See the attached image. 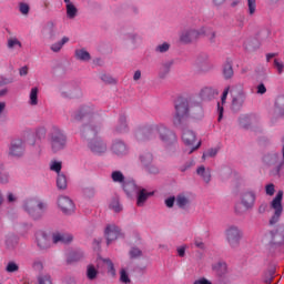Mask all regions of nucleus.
Instances as JSON below:
<instances>
[{
    "instance_id": "f257e3e1",
    "label": "nucleus",
    "mask_w": 284,
    "mask_h": 284,
    "mask_svg": "<svg viewBox=\"0 0 284 284\" xmlns=\"http://www.w3.org/2000/svg\"><path fill=\"white\" fill-rule=\"evenodd\" d=\"M158 135L166 148L175 146L178 144L176 133L171 131V129H168L165 124H152L135 133V138L140 142L155 140Z\"/></svg>"
},
{
    "instance_id": "f03ea898",
    "label": "nucleus",
    "mask_w": 284,
    "mask_h": 284,
    "mask_svg": "<svg viewBox=\"0 0 284 284\" xmlns=\"http://www.w3.org/2000/svg\"><path fill=\"white\" fill-rule=\"evenodd\" d=\"M175 115L174 124L181 125L184 119H187L190 115L197 116L203 114V108L201 102H196L194 98H179L174 103Z\"/></svg>"
},
{
    "instance_id": "7ed1b4c3",
    "label": "nucleus",
    "mask_w": 284,
    "mask_h": 284,
    "mask_svg": "<svg viewBox=\"0 0 284 284\" xmlns=\"http://www.w3.org/2000/svg\"><path fill=\"white\" fill-rule=\"evenodd\" d=\"M100 126H97L94 122L84 124L82 129V136L88 141L89 149L98 155L105 153L108 150L106 144L98 136Z\"/></svg>"
},
{
    "instance_id": "20e7f679",
    "label": "nucleus",
    "mask_w": 284,
    "mask_h": 284,
    "mask_svg": "<svg viewBox=\"0 0 284 284\" xmlns=\"http://www.w3.org/2000/svg\"><path fill=\"white\" fill-rule=\"evenodd\" d=\"M231 110H233V112L241 111L247 99L243 84H235L234 87H231Z\"/></svg>"
},
{
    "instance_id": "39448f33",
    "label": "nucleus",
    "mask_w": 284,
    "mask_h": 284,
    "mask_svg": "<svg viewBox=\"0 0 284 284\" xmlns=\"http://www.w3.org/2000/svg\"><path fill=\"white\" fill-rule=\"evenodd\" d=\"M243 236V231L236 225H231L224 230V240L226 241V244H229V247L233 250H236L241 246Z\"/></svg>"
},
{
    "instance_id": "423d86ee",
    "label": "nucleus",
    "mask_w": 284,
    "mask_h": 284,
    "mask_svg": "<svg viewBox=\"0 0 284 284\" xmlns=\"http://www.w3.org/2000/svg\"><path fill=\"white\" fill-rule=\"evenodd\" d=\"M49 142L54 153L63 150L67 145V138L59 126H52L49 133Z\"/></svg>"
},
{
    "instance_id": "0eeeda50",
    "label": "nucleus",
    "mask_w": 284,
    "mask_h": 284,
    "mask_svg": "<svg viewBox=\"0 0 284 284\" xmlns=\"http://www.w3.org/2000/svg\"><path fill=\"white\" fill-rule=\"evenodd\" d=\"M264 243H266L268 251H273L282 245L284 246V226L281 232L275 230L266 233L264 235Z\"/></svg>"
},
{
    "instance_id": "6e6552de",
    "label": "nucleus",
    "mask_w": 284,
    "mask_h": 284,
    "mask_svg": "<svg viewBox=\"0 0 284 284\" xmlns=\"http://www.w3.org/2000/svg\"><path fill=\"white\" fill-rule=\"evenodd\" d=\"M23 209L34 220H38L42 216L43 212L45 211L47 204L37 199H32L24 202Z\"/></svg>"
},
{
    "instance_id": "1a4fd4ad",
    "label": "nucleus",
    "mask_w": 284,
    "mask_h": 284,
    "mask_svg": "<svg viewBox=\"0 0 284 284\" xmlns=\"http://www.w3.org/2000/svg\"><path fill=\"white\" fill-rule=\"evenodd\" d=\"M283 195H284V192L278 191L275 195V199H273V202H271V209L275 210V214H273V217H271V221H270L271 225H275L280 221V217L283 213V205H282Z\"/></svg>"
},
{
    "instance_id": "9d476101",
    "label": "nucleus",
    "mask_w": 284,
    "mask_h": 284,
    "mask_svg": "<svg viewBox=\"0 0 284 284\" xmlns=\"http://www.w3.org/2000/svg\"><path fill=\"white\" fill-rule=\"evenodd\" d=\"M205 33V29H185L180 36V40L184 44H190L196 41L202 34Z\"/></svg>"
},
{
    "instance_id": "9b49d317",
    "label": "nucleus",
    "mask_w": 284,
    "mask_h": 284,
    "mask_svg": "<svg viewBox=\"0 0 284 284\" xmlns=\"http://www.w3.org/2000/svg\"><path fill=\"white\" fill-rule=\"evenodd\" d=\"M58 205L65 215H71L75 211L74 203L67 196H60L58 200Z\"/></svg>"
},
{
    "instance_id": "f8f14e48",
    "label": "nucleus",
    "mask_w": 284,
    "mask_h": 284,
    "mask_svg": "<svg viewBox=\"0 0 284 284\" xmlns=\"http://www.w3.org/2000/svg\"><path fill=\"white\" fill-rule=\"evenodd\" d=\"M256 201V194L253 191H246L242 193V206L250 210L254 206Z\"/></svg>"
},
{
    "instance_id": "ddd939ff",
    "label": "nucleus",
    "mask_w": 284,
    "mask_h": 284,
    "mask_svg": "<svg viewBox=\"0 0 284 284\" xmlns=\"http://www.w3.org/2000/svg\"><path fill=\"white\" fill-rule=\"evenodd\" d=\"M121 235L120 229L115 225H108L105 229V237L108 241V245H110L113 241L118 240Z\"/></svg>"
},
{
    "instance_id": "4468645a",
    "label": "nucleus",
    "mask_w": 284,
    "mask_h": 284,
    "mask_svg": "<svg viewBox=\"0 0 284 284\" xmlns=\"http://www.w3.org/2000/svg\"><path fill=\"white\" fill-rule=\"evenodd\" d=\"M217 95L219 89H214V87H204V89L200 91V99H202V101H211Z\"/></svg>"
},
{
    "instance_id": "2eb2a0df",
    "label": "nucleus",
    "mask_w": 284,
    "mask_h": 284,
    "mask_svg": "<svg viewBox=\"0 0 284 284\" xmlns=\"http://www.w3.org/2000/svg\"><path fill=\"white\" fill-rule=\"evenodd\" d=\"M23 153H24L23 142L21 140L12 141L10 146V155L20 158L23 155Z\"/></svg>"
},
{
    "instance_id": "dca6fc26",
    "label": "nucleus",
    "mask_w": 284,
    "mask_h": 284,
    "mask_svg": "<svg viewBox=\"0 0 284 284\" xmlns=\"http://www.w3.org/2000/svg\"><path fill=\"white\" fill-rule=\"evenodd\" d=\"M37 245L41 251H45L50 248L51 246L50 237L45 233L39 232L37 234Z\"/></svg>"
},
{
    "instance_id": "f3484780",
    "label": "nucleus",
    "mask_w": 284,
    "mask_h": 284,
    "mask_svg": "<svg viewBox=\"0 0 284 284\" xmlns=\"http://www.w3.org/2000/svg\"><path fill=\"white\" fill-rule=\"evenodd\" d=\"M182 140L186 146H193L196 142V133L191 129H184Z\"/></svg>"
},
{
    "instance_id": "a211bd4d",
    "label": "nucleus",
    "mask_w": 284,
    "mask_h": 284,
    "mask_svg": "<svg viewBox=\"0 0 284 284\" xmlns=\"http://www.w3.org/2000/svg\"><path fill=\"white\" fill-rule=\"evenodd\" d=\"M229 93H230V87H226L224 89V92L222 93V104L221 102H217V122H221L223 119V114H224L223 104L226 102Z\"/></svg>"
},
{
    "instance_id": "6ab92c4d",
    "label": "nucleus",
    "mask_w": 284,
    "mask_h": 284,
    "mask_svg": "<svg viewBox=\"0 0 284 284\" xmlns=\"http://www.w3.org/2000/svg\"><path fill=\"white\" fill-rule=\"evenodd\" d=\"M92 118V110L90 106H83L80 111H77V113L73 114V119L75 121H81L83 119L90 120Z\"/></svg>"
},
{
    "instance_id": "aec40b11",
    "label": "nucleus",
    "mask_w": 284,
    "mask_h": 284,
    "mask_svg": "<svg viewBox=\"0 0 284 284\" xmlns=\"http://www.w3.org/2000/svg\"><path fill=\"white\" fill-rule=\"evenodd\" d=\"M154 193L153 192H146V190L142 189L140 190L136 195H138V201L136 204L138 206L142 207L144 206L145 202L150 196H152Z\"/></svg>"
},
{
    "instance_id": "412c9836",
    "label": "nucleus",
    "mask_w": 284,
    "mask_h": 284,
    "mask_svg": "<svg viewBox=\"0 0 284 284\" xmlns=\"http://www.w3.org/2000/svg\"><path fill=\"white\" fill-rule=\"evenodd\" d=\"M113 153L119 156L125 155L128 153V148L122 141H115L112 146Z\"/></svg>"
},
{
    "instance_id": "4be33fe9",
    "label": "nucleus",
    "mask_w": 284,
    "mask_h": 284,
    "mask_svg": "<svg viewBox=\"0 0 284 284\" xmlns=\"http://www.w3.org/2000/svg\"><path fill=\"white\" fill-rule=\"evenodd\" d=\"M197 175H200V178H202V181H204L205 183H210L211 179H212V171L210 169H205V166H200L197 168L196 171Z\"/></svg>"
},
{
    "instance_id": "5701e85b",
    "label": "nucleus",
    "mask_w": 284,
    "mask_h": 284,
    "mask_svg": "<svg viewBox=\"0 0 284 284\" xmlns=\"http://www.w3.org/2000/svg\"><path fill=\"white\" fill-rule=\"evenodd\" d=\"M73 237L70 234H61V233H55L53 234V243H63L68 244L72 242Z\"/></svg>"
},
{
    "instance_id": "b1692460",
    "label": "nucleus",
    "mask_w": 284,
    "mask_h": 284,
    "mask_svg": "<svg viewBox=\"0 0 284 284\" xmlns=\"http://www.w3.org/2000/svg\"><path fill=\"white\" fill-rule=\"evenodd\" d=\"M222 77H224V80H231L234 77L232 62H226L224 67H222Z\"/></svg>"
},
{
    "instance_id": "393cba45",
    "label": "nucleus",
    "mask_w": 284,
    "mask_h": 284,
    "mask_svg": "<svg viewBox=\"0 0 284 284\" xmlns=\"http://www.w3.org/2000/svg\"><path fill=\"white\" fill-rule=\"evenodd\" d=\"M129 130L128 124H126V118L125 115H121V118L119 119L118 125L115 128V132L118 134H123L126 133Z\"/></svg>"
},
{
    "instance_id": "a878e982",
    "label": "nucleus",
    "mask_w": 284,
    "mask_h": 284,
    "mask_svg": "<svg viewBox=\"0 0 284 284\" xmlns=\"http://www.w3.org/2000/svg\"><path fill=\"white\" fill-rule=\"evenodd\" d=\"M123 189L128 195L136 194L140 191L134 181L124 183Z\"/></svg>"
},
{
    "instance_id": "bb28decb",
    "label": "nucleus",
    "mask_w": 284,
    "mask_h": 284,
    "mask_svg": "<svg viewBox=\"0 0 284 284\" xmlns=\"http://www.w3.org/2000/svg\"><path fill=\"white\" fill-rule=\"evenodd\" d=\"M67 3V16L69 19H74L78 14V8L70 1V0H64Z\"/></svg>"
},
{
    "instance_id": "cd10ccee",
    "label": "nucleus",
    "mask_w": 284,
    "mask_h": 284,
    "mask_svg": "<svg viewBox=\"0 0 284 284\" xmlns=\"http://www.w3.org/2000/svg\"><path fill=\"white\" fill-rule=\"evenodd\" d=\"M75 58L79 61H90L91 55L89 53V51H85V49H77L75 50Z\"/></svg>"
},
{
    "instance_id": "c85d7f7f",
    "label": "nucleus",
    "mask_w": 284,
    "mask_h": 284,
    "mask_svg": "<svg viewBox=\"0 0 284 284\" xmlns=\"http://www.w3.org/2000/svg\"><path fill=\"white\" fill-rule=\"evenodd\" d=\"M7 45H8L9 50H14V49H18V48L21 49L22 48V43L17 37L8 38Z\"/></svg>"
},
{
    "instance_id": "c756f323",
    "label": "nucleus",
    "mask_w": 284,
    "mask_h": 284,
    "mask_svg": "<svg viewBox=\"0 0 284 284\" xmlns=\"http://www.w3.org/2000/svg\"><path fill=\"white\" fill-rule=\"evenodd\" d=\"M200 29L205 30L204 33H202V37H207V39L211 43H215V41H216V31L211 30V28H207V27H202Z\"/></svg>"
},
{
    "instance_id": "7c9ffc66",
    "label": "nucleus",
    "mask_w": 284,
    "mask_h": 284,
    "mask_svg": "<svg viewBox=\"0 0 284 284\" xmlns=\"http://www.w3.org/2000/svg\"><path fill=\"white\" fill-rule=\"evenodd\" d=\"M38 94H39L38 87H33V89H31V91H30V100H29L30 105H32V106L38 105V103H39Z\"/></svg>"
},
{
    "instance_id": "2f4dec72",
    "label": "nucleus",
    "mask_w": 284,
    "mask_h": 284,
    "mask_svg": "<svg viewBox=\"0 0 284 284\" xmlns=\"http://www.w3.org/2000/svg\"><path fill=\"white\" fill-rule=\"evenodd\" d=\"M170 49H171L170 42L164 41L163 43H159L154 50H155V53L158 54H164L169 52Z\"/></svg>"
},
{
    "instance_id": "473e14b6",
    "label": "nucleus",
    "mask_w": 284,
    "mask_h": 284,
    "mask_svg": "<svg viewBox=\"0 0 284 284\" xmlns=\"http://www.w3.org/2000/svg\"><path fill=\"white\" fill-rule=\"evenodd\" d=\"M68 42H69V38L63 37L61 41H58V42L51 44V50L53 52H60V50L63 48V45Z\"/></svg>"
},
{
    "instance_id": "72a5a7b5",
    "label": "nucleus",
    "mask_w": 284,
    "mask_h": 284,
    "mask_svg": "<svg viewBox=\"0 0 284 284\" xmlns=\"http://www.w3.org/2000/svg\"><path fill=\"white\" fill-rule=\"evenodd\" d=\"M276 270L274 267L268 268L266 273H264V283L272 284L275 277Z\"/></svg>"
},
{
    "instance_id": "f704fd0d",
    "label": "nucleus",
    "mask_w": 284,
    "mask_h": 284,
    "mask_svg": "<svg viewBox=\"0 0 284 284\" xmlns=\"http://www.w3.org/2000/svg\"><path fill=\"white\" fill-rule=\"evenodd\" d=\"M57 186L59 190H65L68 186L67 178L64 174L59 173L57 179Z\"/></svg>"
},
{
    "instance_id": "c9c22d12",
    "label": "nucleus",
    "mask_w": 284,
    "mask_h": 284,
    "mask_svg": "<svg viewBox=\"0 0 284 284\" xmlns=\"http://www.w3.org/2000/svg\"><path fill=\"white\" fill-rule=\"evenodd\" d=\"M82 257H83V253H81V252H71V253L68 255V263L78 262V261H80Z\"/></svg>"
},
{
    "instance_id": "e433bc0d",
    "label": "nucleus",
    "mask_w": 284,
    "mask_h": 284,
    "mask_svg": "<svg viewBox=\"0 0 284 284\" xmlns=\"http://www.w3.org/2000/svg\"><path fill=\"white\" fill-rule=\"evenodd\" d=\"M99 272L93 265H89L87 268V276L90 281H93L97 278Z\"/></svg>"
},
{
    "instance_id": "4c0bfd02",
    "label": "nucleus",
    "mask_w": 284,
    "mask_h": 284,
    "mask_svg": "<svg viewBox=\"0 0 284 284\" xmlns=\"http://www.w3.org/2000/svg\"><path fill=\"white\" fill-rule=\"evenodd\" d=\"M140 160L144 166H149L153 162V155L151 153H144L140 156Z\"/></svg>"
},
{
    "instance_id": "58836bf2",
    "label": "nucleus",
    "mask_w": 284,
    "mask_h": 284,
    "mask_svg": "<svg viewBox=\"0 0 284 284\" xmlns=\"http://www.w3.org/2000/svg\"><path fill=\"white\" fill-rule=\"evenodd\" d=\"M190 203L189 199L181 194L176 197V205L181 209H184Z\"/></svg>"
},
{
    "instance_id": "ea45409f",
    "label": "nucleus",
    "mask_w": 284,
    "mask_h": 284,
    "mask_svg": "<svg viewBox=\"0 0 284 284\" xmlns=\"http://www.w3.org/2000/svg\"><path fill=\"white\" fill-rule=\"evenodd\" d=\"M273 67H275L277 74H283L284 72V62L282 60H273Z\"/></svg>"
},
{
    "instance_id": "a19ab883",
    "label": "nucleus",
    "mask_w": 284,
    "mask_h": 284,
    "mask_svg": "<svg viewBox=\"0 0 284 284\" xmlns=\"http://www.w3.org/2000/svg\"><path fill=\"white\" fill-rule=\"evenodd\" d=\"M112 180L116 183H124V175L120 171H115L112 173Z\"/></svg>"
},
{
    "instance_id": "79ce46f5",
    "label": "nucleus",
    "mask_w": 284,
    "mask_h": 284,
    "mask_svg": "<svg viewBox=\"0 0 284 284\" xmlns=\"http://www.w3.org/2000/svg\"><path fill=\"white\" fill-rule=\"evenodd\" d=\"M36 136L39 140H43L47 136V129L45 126H38L36 131Z\"/></svg>"
},
{
    "instance_id": "37998d69",
    "label": "nucleus",
    "mask_w": 284,
    "mask_h": 284,
    "mask_svg": "<svg viewBox=\"0 0 284 284\" xmlns=\"http://www.w3.org/2000/svg\"><path fill=\"white\" fill-rule=\"evenodd\" d=\"M213 268L217 272V274L222 275L226 273L227 265L225 263H217V265H215Z\"/></svg>"
},
{
    "instance_id": "c03bdc74",
    "label": "nucleus",
    "mask_w": 284,
    "mask_h": 284,
    "mask_svg": "<svg viewBox=\"0 0 284 284\" xmlns=\"http://www.w3.org/2000/svg\"><path fill=\"white\" fill-rule=\"evenodd\" d=\"M39 284H52V278L50 275H41L38 277Z\"/></svg>"
},
{
    "instance_id": "a18cd8bd",
    "label": "nucleus",
    "mask_w": 284,
    "mask_h": 284,
    "mask_svg": "<svg viewBox=\"0 0 284 284\" xmlns=\"http://www.w3.org/2000/svg\"><path fill=\"white\" fill-rule=\"evenodd\" d=\"M217 153H219L217 149H211L206 153H204V155H202V160H205L206 158H214L217 155Z\"/></svg>"
},
{
    "instance_id": "49530a36",
    "label": "nucleus",
    "mask_w": 284,
    "mask_h": 284,
    "mask_svg": "<svg viewBox=\"0 0 284 284\" xmlns=\"http://www.w3.org/2000/svg\"><path fill=\"white\" fill-rule=\"evenodd\" d=\"M275 106L280 110H284V95H278L275 100Z\"/></svg>"
},
{
    "instance_id": "de8ad7c7",
    "label": "nucleus",
    "mask_w": 284,
    "mask_h": 284,
    "mask_svg": "<svg viewBox=\"0 0 284 284\" xmlns=\"http://www.w3.org/2000/svg\"><path fill=\"white\" fill-rule=\"evenodd\" d=\"M256 11V0H248V14L254 16Z\"/></svg>"
},
{
    "instance_id": "09e8293b",
    "label": "nucleus",
    "mask_w": 284,
    "mask_h": 284,
    "mask_svg": "<svg viewBox=\"0 0 284 284\" xmlns=\"http://www.w3.org/2000/svg\"><path fill=\"white\" fill-rule=\"evenodd\" d=\"M101 80L105 83H109V84H113V83H116V81L114 80V78H111V75H106V73H102L101 74Z\"/></svg>"
},
{
    "instance_id": "8fccbe9b",
    "label": "nucleus",
    "mask_w": 284,
    "mask_h": 284,
    "mask_svg": "<svg viewBox=\"0 0 284 284\" xmlns=\"http://www.w3.org/2000/svg\"><path fill=\"white\" fill-rule=\"evenodd\" d=\"M120 274H121L120 281H121L122 283L128 284V283L131 282V280H130V277H129V275H128V273H126V271H125L124 268L121 270Z\"/></svg>"
},
{
    "instance_id": "3c124183",
    "label": "nucleus",
    "mask_w": 284,
    "mask_h": 284,
    "mask_svg": "<svg viewBox=\"0 0 284 284\" xmlns=\"http://www.w3.org/2000/svg\"><path fill=\"white\" fill-rule=\"evenodd\" d=\"M19 8H20V12H21L22 14H24V16H28V14H29V12H30V7H29L28 3L21 2L20 6H19Z\"/></svg>"
},
{
    "instance_id": "603ef678",
    "label": "nucleus",
    "mask_w": 284,
    "mask_h": 284,
    "mask_svg": "<svg viewBox=\"0 0 284 284\" xmlns=\"http://www.w3.org/2000/svg\"><path fill=\"white\" fill-rule=\"evenodd\" d=\"M7 272L8 273H14V272H17L18 270H19V266L16 264V263H13V262H10L8 265H7Z\"/></svg>"
},
{
    "instance_id": "864d4df0",
    "label": "nucleus",
    "mask_w": 284,
    "mask_h": 284,
    "mask_svg": "<svg viewBox=\"0 0 284 284\" xmlns=\"http://www.w3.org/2000/svg\"><path fill=\"white\" fill-rule=\"evenodd\" d=\"M51 171H54L59 174H61V169H62V164L60 162H53L52 165H51Z\"/></svg>"
},
{
    "instance_id": "5fc2aeb1",
    "label": "nucleus",
    "mask_w": 284,
    "mask_h": 284,
    "mask_svg": "<svg viewBox=\"0 0 284 284\" xmlns=\"http://www.w3.org/2000/svg\"><path fill=\"white\" fill-rule=\"evenodd\" d=\"M110 207H111L112 210H114L116 213H119V212L122 211V207H121L120 203H119L116 200H114V201L111 203Z\"/></svg>"
},
{
    "instance_id": "6e6d98bb",
    "label": "nucleus",
    "mask_w": 284,
    "mask_h": 284,
    "mask_svg": "<svg viewBox=\"0 0 284 284\" xmlns=\"http://www.w3.org/2000/svg\"><path fill=\"white\" fill-rule=\"evenodd\" d=\"M33 268H34L36 271L41 272V271L43 270V263H42L40 260H36V261L33 262Z\"/></svg>"
},
{
    "instance_id": "4d7b16f0",
    "label": "nucleus",
    "mask_w": 284,
    "mask_h": 284,
    "mask_svg": "<svg viewBox=\"0 0 284 284\" xmlns=\"http://www.w3.org/2000/svg\"><path fill=\"white\" fill-rule=\"evenodd\" d=\"M274 193H275V185L274 184L266 185V195L273 196Z\"/></svg>"
},
{
    "instance_id": "13d9d810",
    "label": "nucleus",
    "mask_w": 284,
    "mask_h": 284,
    "mask_svg": "<svg viewBox=\"0 0 284 284\" xmlns=\"http://www.w3.org/2000/svg\"><path fill=\"white\" fill-rule=\"evenodd\" d=\"M130 255L132 258H136L142 255V252L139 248H132Z\"/></svg>"
},
{
    "instance_id": "bf43d9fd",
    "label": "nucleus",
    "mask_w": 284,
    "mask_h": 284,
    "mask_svg": "<svg viewBox=\"0 0 284 284\" xmlns=\"http://www.w3.org/2000/svg\"><path fill=\"white\" fill-rule=\"evenodd\" d=\"M194 244H195V247L200 250H205V244L201 239H195Z\"/></svg>"
},
{
    "instance_id": "052dcab7",
    "label": "nucleus",
    "mask_w": 284,
    "mask_h": 284,
    "mask_svg": "<svg viewBox=\"0 0 284 284\" xmlns=\"http://www.w3.org/2000/svg\"><path fill=\"white\" fill-rule=\"evenodd\" d=\"M267 92V89L265 87V84L261 83V84H257V94H265Z\"/></svg>"
},
{
    "instance_id": "680f3d73",
    "label": "nucleus",
    "mask_w": 284,
    "mask_h": 284,
    "mask_svg": "<svg viewBox=\"0 0 284 284\" xmlns=\"http://www.w3.org/2000/svg\"><path fill=\"white\" fill-rule=\"evenodd\" d=\"M0 182L2 183V184H6V183H8L9 182V175L7 174V173H0Z\"/></svg>"
},
{
    "instance_id": "e2e57ef3",
    "label": "nucleus",
    "mask_w": 284,
    "mask_h": 284,
    "mask_svg": "<svg viewBox=\"0 0 284 284\" xmlns=\"http://www.w3.org/2000/svg\"><path fill=\"white\" fill-rule=\"evenodd\" d=\"M193 284H212L207 278L202 277L200 280H195V282H193Z\"/></svg>"
},
{
    "instance_id": "0e129e2a",
    "label": "nucleus",
    "mask_w": 284,
    "mask_h": 284,
    "mask_svg": "<svg viewBox=\"0 0 284 284\" xmlns=\"http://www.w3.org/2000/svg\"><path fill=\"white\" fill-rule=\"evenodd\" d=\"M175 201V197H170L165 201V204L168 207L172 209L174 206Z\"/></svg>"
},
{
    "instance_id": "69168bd1",
    "label": "nucleus",
    "mask_w": 284,
    "mask_h": 284,
    "mask_svg": "<svg viewBox=\"0 0 284 284\" xmlns=\"http://www.w3.org/2000/svg\"><path fill=\"white\" fill-rule=\"evenodd\" d=\"M108 265H109V273L112 275V276H115V268H114V265L111 261H108Z\"/></svg>"
},
{
    "instance_id": "338daca9",
    "label": "nucleus",
    "mask_w": 284,
    "mask_h": 284,
    "mask_svg": "<svg viewBox=\"0 0 284 284\" xmlns=\"http://www.w3.org/2000/svg\"><path fill=\"white\" fill-rule=\"evenodd\" d=\"M283 166H284V163H281L280 165H277V166L275 168V170H273V175H280V173H281Z\"/></svg>"
},
{
    "instance_id": "774afa93",
    "label": "nucleus",
    "mask_w": 284,
    "mask_h": 284,
    "mask_svg": "<svg viewBox=\"0 0 284 284\" xmlns=\"http://www.w3.org/2000/svg\"><path fill=\"white\" fill-rule=\"evenodd\" d=\"M191 166H193V162L186 163L184 166H182L180 170L181 172L187 171Z\"/></svg>"
}]
</instances>
